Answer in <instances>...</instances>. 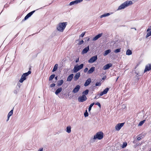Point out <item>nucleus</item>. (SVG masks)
Returning <instances> with one entry per match:
<instances>
[{"label":"nucleus","instance_id":"f257e3e1","mask_svg":"<svg viewBox=\"0 0 151 151\" xmlns=\"http://www.w3.org/2000/svg\"><path fill=\"white\" fill-rule=\"evenodd\" d=\"M133 2L132 1H127L121 4L118 8L117 10H120L124 9L127 7L132 5Z\"/></svg>","mask_w":151,"mask_h":151},{"label":"nucleus","instance_id":"f03ea898","mask_svg":"<svg viewBox=\"0 0 151 151\" xmlns=\"http://www.w3.org/2000/svg\"><path fill=\"white\" fill-rule=\"evenodd\" d=\"M67 25V22H63L59 23L57 26V29L60 32H63L64 31Z\"/></svg>","mask_w":151,"mask_h":151},{"label":"nucleus","instance_id":"7ed1b4c3","mask_svg":"<svg viewBox=\"0 0 151 151\" xmlns=\"http://www.w3.org/2000/svg\"><path fill=\"white\" fill-rule=\"evenodd\" d=\"M31 73V71L29 70L27 73H24L22 76L19 80V82L20 83H22L24 80L26 79V77L28 76Z\"/></svg>","mask_w":151,"mask_h":151},{"label":"nucleus","instance_id":"20e7f679","mask_svg":"<svg viewBox=\"0 0 151 151\" xmlns=\"http://www.w3.org/2000/svg\"><path fill=\"white\" fill-rule=\"evenodd\" d=\"M103 137V133L101 132H99L96 133V135L94 136L93 139H101Z\"/></svg>","mask_w":151,"mask_h":151},{"label":"nucleus","instance_id":"39448f33","mask_svg":"<svg viewBox=\"0 0 151 151\" xmlns=\"http://www.w3.org/2000/svg\"><path fill=\"white\" fill-rule=\"evenodd\" d=\"M83 66V64H81L78 66H75L73 69V72L75 73H77L79 70L81 69Z\"/></svg>","mask_w":151,"mask_h":151},{"label":"nucleus","instance_id":"423d86ee","mask_svg":"<svg viewBox=\"0 0 151 151\" xmlns=\"http://www.w3.org/2000/svg\"><path fill=\"white\" fill-rule=\"evenodd\" d=\"M87 99L86 96L84 95L80 96L78 98V101L79 102H83L86 101Z\"/></svg>","mask_w":151,"mask_h":151},{"label":"nucleus","instance_id":"0eeeda50","mask_svg":"<svg viewBox=\"0 0 151 151\" xmlns=\"http://www.w3.org/2000/svg\"><path fill=\"white\" fill-rule=\"evenodd\" d=\"M97 59V56L95 55L92 57L88 60L89 63H93L96 61Z\"/></svg>","mask_w":151,"mask_h":151},{"label":"nucleus","instance_id":"6e6552de","mask_svg":"<svg viewBox=\"0 0 151 151\" xmlns=\"http://www.w3.org/2000/svg\"><path fill=\"white\" fill-rule=\"evenodd\" d=\"M124 123H119L115 126V129L116 130H119L123 126Z\"/></svg>","mask_w":151,"mask_h":151},{"label":"nucleus","instance_id":"1a4fd4ad","mask_svg":"<svg viewBox=\"0 0 151 151\" xmlns=\"http://www.w3.org/2000/svg\"><path fill=\"white\" fill-rule=\"evenodd\" d=\"M83 0H76L74 1L71 2L69 4V5L70 6H71L73 5L77 4L81 2Z\"/></svg>","mask_w":151,"mask_h":151},{"label":"nucleus","instance_id":"9d476101","mask_svg":"<svg viewBox=\"0 0 151 151\" xmlns=\"http://www.w3.org/2000/svg\"><path fill=\"white\" fill-rule=\"evenodd\" d=\"M81 87V86L79 85H77L74 88L72 91V92L74 93H76L78 92Z\"/></svg>","mask_w":151,"mask_h":151},{"label":"nucleus","instance_id":"9b49d317","mask_svg":"<svg viewBox=\"0 0 151 151\" xmlns=\"http://www.w3.org/2000/svg\"><path fill=\"white\" fill-rule=\"evenodd\" d=\"M35 12V11H32L28 14L24 18V20H25L30 17Z\"/></svg>","mask_w":151,"mask_h":151},{"label":"nucleus","instance_id":"f8f14e48","mask_svg":"<svg viewBox=\"0 0 151 151\" xmlns=\"http://www.w3.org/2000/svg\"><path fill=\"white\" fill-rule=\"evenodd\" d=\"M112 66V64L111 63H108L106 65H104L103 67V69L104 70H106L108 69L109 68L111 67Z\"/></svg>","mask_w":151,"mask_h":151},{"label":"nucleus","instance_id":"ddd939ff","mask_svg":"<svg viewBox=\"0 0 151 151\" xmlns=\"http://www.w3.org/2000/svg\"><path fill=\"white\" fill-rule=\"evenodd\" d=\"M89 50V46H88L87 47L85 48L82 50L81 53L82 54H84L86 53Z\"/></svg>","mask_w":151,"mask_h":151},{"label":"nucleus","instance_id":"4468645a","mask_svg":"<svg viewBox=\"0 0 151 151\" xmlns=\"http://www.w3.org/2000/svg\"><path fill=\"white\" fill-rule=\"evenodd\" d=\"M150 70H151V64H148L146 66L144 72L148 71Z\"/></svg>","mask_w":151,"mask_h":151},{"label":"nucleus","instance_id":"2eb2a0df","mask_svg":"<svg viewBox=\"0 0 151 151\" xmlns=\"http://www.w3.org/2000/svg\"><path fill=\"white\" fill-rule=\"evenodd\" d=\"M80 76V72H78L76 73L74 77V80L75 81H77L78 79Z\"/></svg>","mask_w":151,"mask_h":151},{"label":"nucleus","instance_id":"dca6fc26","mask_svg":"<svg viewBox=\"0 0 151 151\" xmlns=\"http://www.w3.org/2000/svg\"><path fill=\"white\" fill-rule=\"evenodd\" d=\"M91 82V79L90 78H88L86 81L84 83V86H88Z\"/></svg>","mask_w":151,"mask_h":151},{"label":"nucleus","instance_id":"f3484780","mask_svg":"<svg viewBox=\"0 0 151 151\" xmlns=\"http://www.w3.org/2000/svg\"><path fill=\"white\" fill-rule=\"evenodd\" d=\"M102 33H100L96 36L93 39V41H96L102 35Z\"/></svg>","mask_w":151,"mask_h":151},{"label":"nucleus","instance_id":"a211bd4d","mask_svg":"<svg viewBox=\"0 0 151 151\" xmlns=\"http://www.w3.org/2000/svg\"><path fill=\"white\" fill-rule=\"evenodd\" d=\"M13 110L12 109L9 113L7 115L8 118L6 121H8L9 120L10 117L13 114Z\"/></svg>","mask_w":151,"mask_h":151},{"label":"nucleus","instance_id":"6ab92c4d","mask_svg":"<svg viewBox=\"0 0 151 151\" xmlns=\"http://www.w3.org/2000/svg\"><path fill=\"white\" fill-rule=\"evenodd\" d=\"M95 70V67H92L91 68L88 70V74H91Z\"/></svg>","mask_w":151,"mask_h":151},{"label":"nucleus","instance_id":"aec40b11","mask_svg":"<svg viewBox=\"0 0 151 151\" xmlns=\"http://www.w3.org/2000/svg\"><path fill=\"white\" fill-rule=\"evenodd\" d=\"M112 13H113L112 12H111V13L110 14L109 13H107L104 14H103L100 16V18H102L104 17H106L108 16L109 15H110V14H112Z\"/></svg>","mask_w":151,"mask_h":151},{"label":"nucleus","instance_id":"412c9836","mask_svg":"<svg viewBox=\"0 0 151 151\" xmlns=\"http://www.w3.org/2000/svg\"><path fill=\"white\" fill-rule=\"evenodd\" d=\"M73 74H70L68 77L67 79V81H70L73 78Z\"/></svg>","mask_w":151,"mask_h":151},{"label":"nucleus","instance_id":"4be33fe9","mask_svg":"<svg viewBox=\"0 0 151 151\" xmlns=\"http://www.w3.org/2000/svg\"><path fill=\"white\" fill-rule=\"evenodd\" d=\"M62 89L61 88H58L55 91V94L58 95L59 93H60L62 91Z\"/></svg>","mask_w":151,"mask_h":151},{"label":"nucleus","instance_id":"5701e85b","mask_svg":"<svg viewBox=\"0 0 151 151\" xmlns=\"http://www.w3.org/2000/svg\"><path fill=\"white\" fill-rule=\"evenodd\" d=\"M111 50L110 49L108 50L105 51V52L104 54V56H106L108 54L111 52Z\"/></svg>","mask_w":151,"mask_h":151},{"label":"nucleus","instance_id":"b1692460","mask_svg":"<svg viewBox=\"0 0 151 151\" xmlns=\"http://www.w3.org/2000/svg\"><path fill=\"white\" fill-rule=\"evenodd\" d=\"M63 83V80L59 81L58 82V86H59L62 84Z\"/></svg>","mask_w":151,"mask_h":151},{"label":"nucleus","instance_id":"393cba45","mask_svg":"<svg viewBox=\"0 0 151 151\" xmlns=\"http://www.w3.org/2000/svg\"><path fill=\"white\" fill-rule=\"evenodd\" d=\"M71 132V127L70 126L67 127L66 128V132L68 133H70Z\"/></svg>","mask_w":151,"mask_h":151},{"label":"nucleus","instance_id":"a878e982","mask_svg":"<svg viewBox=\"0 0 151 151\" xmlns=\"http://www.w3.org/2000/svg\"><path fill=\"white\" fill-rule=\"evenodd\" d=\"M58 64H56L54 66V68H53V69L52 70V71L54 72V71H55L58 68Z\"/></svg>","mask_w":151,"mask_h":151},{"label":"nucleus","instance_id":"bb28decb","mask_svg":"<svg viewBox=\"0 0 151 151\" xmlns=\"http://www.w3.org/2000/svg\"><path fill=\"white\" fill-rule=\"evenodd\" d=\"M132 51L130 50H127L126 51V54L127 55H130L132 54Z\"/></svg>","mask_w":151,"mask_h":151},{"label":"nucleus","instance_id":"cd10ccee","mask_svg":"<svg viewBox=\"0 0 151 151\" xmlns=\"http://www.w3.org/2000/svg\"><path fill=\"white\" fill-rule=\"evenodd\" d=\"M109 88H106L103 91H102L103 93V94H106L109 90Z\"/></svg>","mask_w":151,"mask_h":151},{"label":"nucleus","instance_id":"c85d7f7f","mask_svg":"<svg viewBox=\"0 0 151 151\" xmlns=\"http://www.w3.org/2000/svg\"><path fill=\"white\" fill-rule=\"evenodd\" d=\"M89 91L88 89L86 90L85 91H83L82 93L83 95H87Z\"/></svg>","mask_w":151,"mask_h":151},{"label":"nucleus","instance_id":"c756f323","mask_svg":"<svg viewBox=\"0 0 151 151\" xmlns=\"http://www.w3.org/2000/svg\"><path fill=\"white\" fill-rule=\"evenodd\" d=\"M145 120H144L140 122L138 124V126H141L145 122Z\"/></svg>","mask_w":151,"mask_h":151},{"label":"nucleus","instance_id":"7c9ffc66","mask_svg":"<svg viewBox=\"0 0 151 151\" xmlns=\"http://www.w3.org/2000/svg\"><path fill=\"white\" fill-rule=\"evenodd\" d=\"M55 77V74H52V75L49 78V80L51 81Z\"/></svg>","mask_w":151,"mask_h":151},{"label":"nucleus","instance_id":"2f4dec72","mask_svg":"<svg viewBox=\"0 0 151 151\" xmlns=\"http://www.w3.org/2000/svg\"><path fill=\"white\" fill-rule=\"evenodd\" d=\"M94 103H92V104H91L90 105L88 109L89 111L91 110L92 107L94 105Z\"/></svg>","mask_w":151,"mask_h":151},{"label":"nucleus","instance_id":"473e14b6","mask_svg":"<svg viewBox=\"0 0 151 151\" xmlns=\"http://www.w3.org/2000/svg\"><path fill=\"white\" fill-rule=\"evenodd\" d=\"M127 145V143L126 142H124L122 146V148H124Z\"/></svg>","mask_w":151,"mask_h":151},{"label":"nucleus","instance_id":"72a5a7b5","mask_svg":"<svg viewBox=\"0 0 151 151\" xmlns=\"http://www.w3.org/2000/svg\"><path fill=\"white\" fill-rule=\"evenodd\" d=\"M148 32L147 33V35L146 36V37L147 38L150 36L151 35V31H149V32Z\"/></svg>","mask_w":151,"mask_h":151},{"label":"nucleus","instance_id":"f704fd0d","mask_svg":"<svg viewBox=\"0 0 151 151\" xmlns=\"http://www.w3.org/2000/svg\"><path fill=\"white\" fill-rule=\"evenodd\" d=\"M121 48H119L117 49H116L114 50V52L115 53H117L120 52Z\"/></svg>","mask_w":151,"mask_h":151},{"label":"nucleus","instance_id":"c9c22d12","mask_svg":"<svg viewBox=\"0 0 151 151\" xmlns=\"http://www.w3.org/2000/svg\"><path fill=\"white\" fill-rule=\"evenodd\" d=\"M84 116L85 117H87L88 115V114L87 112V110L85 112L84 114Z\"/></svg>","mask_w":151,"mask_h":151},{"label":"nucleus","instance_id":"e433bc0d","mask_svg":"<svg viewBox=\"0 0 151 151\" xmlns=\"http://www.w3.org/2000/svg\"><path fill=\"white\" fill-rule=\"evenodd\" d=\"M85 34V32H83L82 34L80 35V37H83L84 35Z\"/></svg>","mask_w":151,"mask_h":151},{"label":"nucleus","instance_id":"4c0bfd02","mask_svg":"<svg viewBox=\"0 0 151 151\" xmlns=\"http://www.w3.org/2000/svg\"><path fill=\"white\" fill-rule=\"evenodd\" d=\"M101 85V83L100 82H97L96 83V86H100Z\"/></svg>","mask_w":151,"mask_h":151},{"label":"nucleus","instance_id":"58836bf2","mask_svg":"<svg viewBox=\"0 0 151 151\" xmlns=\"http://www.w3.org/2000/svg\"><path fill=\"white\" fill-rule=\"evenodd\" d=\"M84 42V41L83 40H82L80 41L78 43V45H81L82 44H83Z\"/></svg>","mask_w":151,"mask_h":151},{"label":"nucleus","instance_id":"ea45409f","mask_svg":"<svg viewBox=\"0 0 151 151\" xmlns=\"http://www.w3.org/2000/svg\"><path fill=\"white\" fill-rule=\"evenodd\" d=\"M95 104L98 105L100 108L101 107V106L100 103L99 102H97Z\"/></svg>","mask_w":151,"mask_h":151},{"label":"nucleus","instance_id":"a19ab883","mask_svg":"<svg viewBox=\"0 0 151 151\" xmlns=\"http://www.w3.org/2000/svg\"><path fill=\"white\" fill-rule=\"evenodd\" d=\"M55 83H52L51 84L50 86V88H52L54 87L55 86Z\"/></svg>","mask_w":151,"mask_h":151},{"label":"nucleus","instance_id":"79ce46f5","mask_svg":"<svg viewBox=\"0 0 151 151\" xmlns=\"http://www.w3.org/2000/svg\"><path fill=\"white\" fill-rule=\"evenodd\" d=\"M151 30V26H150L147 29V31L149 32Z\"/></svg>","mask_w":151,"mask_h":151},{"label":"nucleus","instance_id":"37998d69","mask_svg":"<svg viewBox=\"0 0 151 151\" xmlns=\"http://www.w3.org/2000/svg\"><path fill=\"white\" fill-rule=\"evenodd\" d=\"M88 70V69L87 68H86L84 70V73H86V72Z\"/></svg>","mask_w":151,"mask_h":151},{"label":"nucleus","instance_id":"c03bdc74","mask_svg":"<svg viewBox=\"0 0 151 151\" xmlns=\"http://www.w3.org/2000/svg\"><path fill=\"white\" fill-rule=\"evenodd\" d=\"M104 94H103V93L102 92H101L99 94V95L100 96H102V95H104Z\"/></svg>","mask_w":151,"mask_h":151},{"label":"nucleus","instance_id":"a18cd8bd","mask_svg":"<svg viewBox=\"0 0 151 151\" xmlns=\"http://www.w3.org/2000/svg\"><path fill=\"white\" fill-rule=\"evenodd\" d=\"M43 150V148H42L39 149L38 151H42Z\"/></svg>","mask_w":151,"mask_h":151},{"label":"nucleus","instance_id":"49530a36","mask_svg":"<svg viewBox=\"0 0 151 151\" xmlns=\"http://www.w3.org/2000/svg\"><path fill=\"white\" fill-rule=\"evenodd\" d=\"M141 139V138L140 137H137V140H140Z\"/></svg>","mask_w":151,"mask_h":151},{"label":"nucleus","instance_id":"de8ad7c7","mask_svg":"<svg viewBox=\"0 0 151 151\" xmlns=\"http://www.w3.org/2000/svg\"><path fill=\"white\" fill-rule=\"evenodd\" d=\"M14 92L15 94H17V90H15L14 91Z\"/></svg>","mask_w":151,"mask_h":151},{"label":"nucleus","instance_id":"09e8293b","mask_svg":"<svg viewBox=\"0 0 151 151\" xmlns=\"http://www.w3.org/2000/svg\"><path fill=\"white\" fill-rule=\"evenodd\" d=\"M78 61H79V58L77 59L76 60V63H77V62H78Z\"/></svg>","mask_w":151,"mask_h":151},{"label":"nucleus","instance_id":"8fccbe9b","mask_svg":"<svg viewBox=\"0 0 151 151\" xmlns=\"http://www.w3.org/2000/svg\"><path fill=\"white\" fill-rule=\"evenodd\" d=\"M57 78H58V77L57 76H56L55 77V79L56 80H57Z\"/></svg>","mask_w":151,"mask_h":151},{"label":"nucleus","instance_id":"3c124183","mask_svg":"<svg viewBox=\"0 0 151 151\" xmlns=\"http://www.w3.org/2000/svg\"><path fill=\"white\" fill-rule=\"evenodd\" d=\"M105 78H105V77H103V78H102V79L104 80V79H105Z\"/></svg>","mask_w":151,"mask_h":151},{"label":"nucleus","instance_id":"603ef678","mask_svg":"<svg viewBox=\"0 0 151 151\" xmlns=\"http://www.w3.org/2000/svg\"><path fill=\"white\" fill-rule=\"evenodd\" d=\"M89 38H88V39H87V41H89Z\"/></svg>","mask_w":151,"mask_h":151},{"label":"nucleus","instance_id":"864d4df0","mask_svg":"<svg viewBox=\"0 0 151 151\" xmlns=\"http://www.w3.org/2000/svg\"><path fill=\"white\" fill-rule=\"evenodd\" d=\"M96 96L95 98H94V99H96Z\"/></svg>","mask_w":151,"mask_h":151},{"label":"nucleus","instance_id":"5fc2aeb1","mask_svg":"<svg viewBox=\"0 0 151 151\" xmlns=\"http://www.w3.org/2000/svg\"><path fill=\"white\" fill-rule=\"evenodd\" d=\"M119 78V77H118L117 78V79H116V81L118 79V78Z\"/></svg>","mask_w":151,"mask_h":151},{"label":"nucleus","instance_id":"6e6d98bb","mask_svg":"<svg viewBox=\"0 0 151 151\" xmlns=\"http://www.w3.org/2000/svg\"><path fill=\"white\" fill-rule=\"evenodd\" d=\"M134 28V29H135V30H136V29L135 28Z\"/></svg>","mask_w":151,"mask_h":151}]
</instances>
